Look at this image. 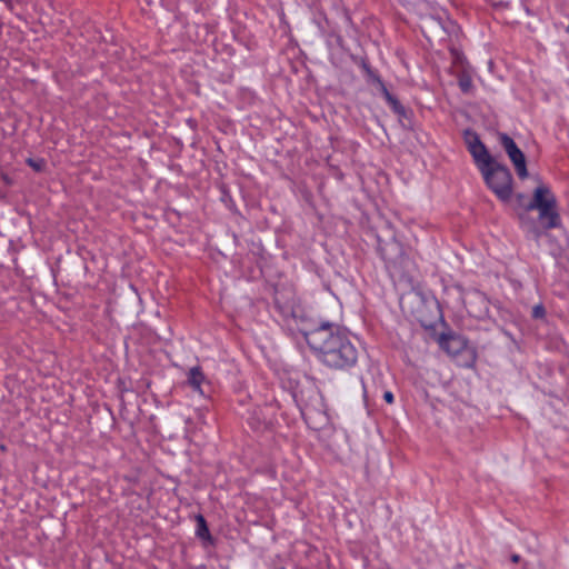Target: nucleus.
Instances as JSON below:
<instances>
[{"instance_id": "1", "label": "nucleus", "mask_w": 569, "mask_h": 569, "mask_svg": "<svg viewBox=\"0 0 569 569\" xmlns=\"http://www.w3.org/2000/svg\"><path fill=\"white\" fill-rule=\"evenodd\" d=\"M302 333L326 366L343 370L357 363V347L348 333L335 330L332 323L326 322L315 329L302 330Z\"/></svg>"}, {"instance_id": "2", "label": "nucleus", "mask_w": 569, "mask_h": 569, "mask_svg": "<svg viewBox=\"0 0 569 569\" xmlns=\"http://www.w3.org/2000/svg\"><path fill=\"white\" fill-rule=\"evenodd\" d=\"M527 211L538 210L539 219L546 229L558 228L561 223L557 210V199L550 187L539 183L533 191L532 200L526 207Z\"/></svg>"}, {"instance_id": "3", "label": "nucleus", "mask_w": 569, "mask_h": 569, "mask_svg": "<svg viewBox=\"0 0 569 569\" xmlns=\"http://www.w3.org/2000/svg\"><path fill=\"white\" fill-rule=\"evenodd\" d=\"M487 186L502 201L510 199L512 193V176L506 166L497 163L492 157L485 166H477Z\"/></svg>"}, {"instance_id": "4", "label": "nucleus", "mask_w": 569, "mask_h": 569, "mask_svg": "<svg viewBox=\"0 0 569 569\" xmlns=\"http://www.w3.org/2000/svg\"><path fill=\"white\" fill-rule=\"evenodd\" d=\"M498 139L506 153L508 154L511 163L513 164L519 179L523 180L528 178L529 173L527 170L526 157L523 152L518 148L513 139L510 138L507 133H499Z\"/></svg>"}, {"instance_id": "5", "label": "nucleus", "mask_w": 569, "mask_h": 569, "mask_svg": "<svg viewBox=\"0 0 569 569\" xmlns=\"http://www.w3.org/2000/svg\"><path fill=\"white\" fill-rule=\"evenodd\" d=\"M468 150L471 153L477 166H485L491 158L485 144L480 141L478 134L466 131L465 133Z\"/></svg>"}, {"instance_id": "6", "label": "nucleus", "mask_w": 569, "mask_h": 569, "mask_svg": "<svg viewBox=\"0 0 569 569\" xmlns=\"http://www.w3.org/2000/svg\"><path fill=\"white\" fill-rule=\"evenodd\" d=\"M204 381V375L202 373L200 367H192L188 372V382L189 385L199 392L201 391V385Z\"/></svg>"}, {"instance_id": "7", "label": "nucleus", "mask_w": 569, "mask_h": 569, "mask_svg": "<svg viewBox=\"0 0 569 569\" xmlns=\"http://www.w3.org/2000/svg\"><path fill=\"white\" fill-rule=\"evenodd\" d=\"M196 520H197L196 535L201 539H210V532H209V529H208V526H207V522H206L203 516L198 515L196 517Z\"/></svg>"}, {"instance_id": "8", "label": "nucleus", "mask_w": 569, "mask_h": 569, "mask_svg": "<svg viewBox=\"0 0 569 569\" xmlns=\"http://www.w3.org/2000/svg\"><path fill=\"white\" fill-rule=\"evenodd\" d=\"M458 84L462 92L470 93L472 91V79L467 72H462L458 78Z\"/></svg>"}, {"instance_id": "9", "label": "nucleus", "mask_w": 569, "mask_h": 569, "mask_svg": "<svg viewBox=\"0 0 569 569\" xmlns=\"http://www.w3.org/2000/svg\"><path fill=\"white\" fill-rule=\"evenodd\" d=\"M522 224L523 227L526 228V230L530 233L533 234L535 238H539L540 237V231L539 229L536 227L535 223H528L526 221H522Z\"/></svg>"}, {"instance_id": "10", "label": "nucleus", "mask_w": 569, "mask_h": 569, "mask_svg": "<svg viewBox=\"0 0 569 569\" xmlns=\"http://www.w3.org/2000/svg\"><path fill=\"white\" fill-rule=\"evenodd\" d=\"M532 316L535 318H542L545 316V308L541 305L533 307Z\"/></svg>"}, {"instance_id": "11", "label": "nucleus", "mask_w": 569, "mask_h": 569, "mask_svg": "<svg viewBox=\"0 0 569 569\" xmlns=\"http://www.w3.org/2000/svg\"><path fill=\"white\" fill-rule=\"evenodd\" d=\"M383 399L388 402V403H392L393 402V393L391 391H386L383 393Z\"/></svg>"}, {"instance_id": "12", "label": "nucleus", "mask_w": 569, "mask_h": 569, "mask_svg": "<svg viewBox=\"0 0 569 569\" xmlns=\"http://www.w3.org/2000/svg\"><path fill=\"white\" fill-rule=\"evenodd\" d=\"M520 560V556L519 555H512L511 556V561L512 562H518Z\"/></svg>"}, {"instance_id": "13", "label": "nucleus", "mask_w": 569, "mask_h": 569, "mask_svg": "<svg viewBox=\"0 0 569 569\" xmlns=\"http://www.w3.org/2000/svg\"><path fill=\"white\" fill-rule=\"evenodd\" d=\"M386 96H387L388 100L392 101L390 93L386 92Z\"/></svg>"}]
</instances>
